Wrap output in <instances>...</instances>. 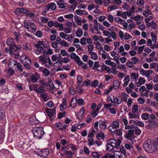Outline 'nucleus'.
<instances>
[{
    "instance_id": "f257e3e1",
    "label": "nucleus",
    "mask_w": 158,
    "mask_h": 158,
    "mask_svg": "<svg viewBox=\"0 0 158 158\" xmlns=\"http://www.w3.org/2000/svg\"><path fill=\"white\" fill-rule=\"evenodd\" d=\"M143 148L144 150L148 152L152 153L156 150L155 141L152 139L145 140L143 144Z\"/></svg>"
},
{
    "instance_id": "f03ea898",
    "label": "nucleus",
    "mask_w": 158,
    "mask_h": 158,
    "mask_svg": "<svg viewBox=\"0 0 158 158\" xmlns=\"http://www.w3.org/2000/svg\"><path fill=\"white\" fill-rule=\"evenodd\" d=\"M32 132L34 136L39 139H41L44 134L43 128L42 127H34Z\"/></svg>"
},
{
    "instance_id": "7ed1b4c3",
    "label": "nucleus",
    "mask_w": 158,
    "mask_h": 158,
    "mask_svg": "<svg viewBox=\"0 0 158 158\" xmlns=\"http://www.w3.org/2000/svg\"><path fill=\"white\" fill-rule=\"evenodd\" d=\"M118 149L119 150H116L114 152L115 158H125L126 154L125 149L122 145Z\"/></svg>"
},
{
    "instance_id": "20e7f679",
    "label": "nucleus",
    "mask_w": 158,
    "mask_h": 158,
    "mask_svg": "<svg viewBox=\"0 0 158 158\" xmlns=\"http://www.w3.org/2000/svg\"><path fill=\"white\" fill-rule=\"evenodd\" d=\"M35 154L40 157L45 158L49 154V150L47 148L41 149H37L35 151Z\"/></svg>"
},
{
    "instance_id": "39448f33",
    "label": "nucleus",
    "mask_w": 158,
    "mask_h": 158,
    "mask_svg": "<svg viewBox=\"0 0 158 158\" xmlns=\"http://www.w3.org/2000/svg\"><path fill=\"white\" fill-rule=\"evenodd\" d=\"M110 145L112 146L114 148H116V150H119L118 148L120 147L122 145H120L121 142L120 140L117 139L115 140V139H112L108 141V142Z\"/></svg>"
},
{
    "instance_id": "423d86ee",
    "label": "nucleus",
    "mask_w": 158,
    "mask_h": 158,
    "mask_svg": "<svg viewBox=\"0 0 158 158\" xmlns=\"http://www.w3.org/2000/svg\"><path fill=\"white\" fill-rule=\"evenodd\" d=\"M6 44L9 47V51L12 52V50H17L16 45L13 41V39L11 38H9L6 41Z\"/></svg>"
},
{
    "instance_id": "0eeeda50",
    "label": "nucleus",
    "mask_w": 158,
    "mask_h": 158,
    "mask_svg": "<svg viewBox=\"0 0 158 158\" xmlns=\"http://www.w3.org/2000/svg\"><path fill=\"white\" fill-rule=\"evenodd\" d=\"M119 127V123L118 121H113L108 127L109 130L112 132H114Z\"/></svg>"
},
{
    "instance_id": "6e6552de",
    "label": "nucleus",
    "mask_w": 158,
    "mask_h": 158,
    "mask_svg": "<svg viewBox=\"0 0 158 158\" xmlns=\"http://www.w3.org/2000/svg\"><path fill=\"white\" fill-rule=\"evenodd\" d=\"M80 42L81 45H85L86 43L88 44H92V41L90 38H87L82 37L80 40Z\"/></svg>"
},
{
    "instance_id": "1a4fd4ad",
    "label": "nucleus",
    "mask_w": 158,
    "mask_h": 158,
    "mask_svg": "<svg viewBox=\"0 0 158 158\" xmlns=\"http://www.w3.org/2000/svg\"><path fill=\"white\" fill-rule=\"evenodd\" d=\"M117 49V55H120L121 56H125L128 54L127 52L125 51L124 47L122 45Z\"/></svg>"
},
{
    "instance_id": "9d476101",
    "label": "nucleus",
    "mask_w": 158,
    "mask_h": 158,
    "mask_svg": "<svg viewBox=\"0 0 158 158\" xmlns=\"http://www.w3.org/2000/svg\"><path fill=\"white\" fill-rule=\"evenodd\" d=\"M38 85L36 84L33 85V88L34 91L37 93H42L45 91V87L40 86L38 88Z\"/></svg>"
},
{
    "instance_id": "9b49d317",
    "label": "nucleus",
    "mask_w": 158,
    "mask_h": 158,
    "mask_svg": "<svg viewBox=\"0 0 158 158\" xmlns=\"http://www.w3.org/2000/svg\"><path fill=\"white\" fill-rule=\"evenodd\" d=\"M56 7V6L55 2H51L47 4L45 6V9L47 10H49L50 9L52 10H54Z\"/></svg>"
},
{
    "instance_id": "f8f14e48",
    "label": "nucleus",
    "mask_w": 158,
    "mask_h": 158,
    "mask_svg": "<svg viewBox=\"0 0 158 158\" xmlns=\"http://www.w3.org/2000/svg\"><path fill=\"white\" fill-rule=\"evenodd\" d=\"M99 127L102 130H105L107 128L106 121L105 120H99Z\"/></svg>"
},
{
    "instance_id": "ddd939ff",
    "label": "nucleus",
    "mask_w": 158,
    "mask_h": 158,
    "mask_svg": "<svg viewBox=\"0 0 158 158\" xmlns=\"http://www.w3.org/2000/svg\"><path fill=\"white\" fill-rule=\"evenodd\" d=\"M19 146L20 150H21L23 152H25L29 147V144L25 143H23L22 144H20Z\"/></svg>"
},
{
    "instance_id": "4468645a",
    "label": "nucleus",
    "mask_w": 158,
    "mask_h": 158,
    "mask_svg": "<svg viewBox=\"0 0 158 158\" xmlns=\"http://www.w3.org/2000/svg\"><path fill=\"white\" fill-rule=\"evenodd\" d=\"M59 35L62 39L70 42V35H67L63 32H61Z\"/></svg>"
},
{
    "instance_id": "2eb2a0df",
    "label": "nucleus",
    "mask_w": 158,
    "mask_h": 158,
    "mask_svg": "<svg viewBox=\"0 0 158 158\" xmlns=\"http://www.w3.org/2000/svg\"><path fill=\"white\" fill-rule=\"evenodd\" d=\"M62 104L60 105V109L61 110L65 109L67 106V102L66 99L63 98Z\"/></svg>"
},
{
    "instance_id": "dca6fc26",
    "label": "nucleus",
    "mask_w": 158,
    "mask_h": 158,
    "mask_svg": "<svg viewBox=\"0 0 158 158\" xmlns=\"http://www.w3.org/2000/svg\"><path fill=\"white\" fill-rule=\"evenodd\" d=\"M114 103H115L117 105L120 104L122 102V98L120 96L116 97L114 96L113 97Z\"/></svg>"
},
{
    "instance_id": "f3484780",
    "label": "nucleus",
    "mask_w": 158,
    "mask_h": 158,
    "mask_svg": "<svg viewBox=\"0 0 158 158\" xmlns=\"http://www.w3.org/2000/svg\"><path fill=\"white\" fill-rule=\"evenodd\" d=\"M39 77V76L36 74L31 75L30 76V79L33 83L37 82Z\"/></svg>"
},
{
    "instance_id": "a211bd4d",
    "label": "nucleus",
    "mask_w": 158,
    "mask_h": 158,
    "mask_svg": "<svg viewBox=\"0 0 158 158\" xmlns=\"http://www.w3.org/2000/svg\"><path fill=\"white\" fill-rule=\"evenodd\" d=\"M46 112L50 118H52L55 114V110L54 109H49L46 110Z\"/></svg>"
},
{
    "instance_id": "6ab92c4d",
    "label": "nucleus",
    "mask_w": 158,
    "mask_h": 158,
    "mask_svg": "<svg viewBox=\"0 0 158 158\" xmlns=\"http://www.w3.org/2000/svg\"><path fill=\"white\" fill-rule=\"evenodd\" d=\"M155 52L154 51H153L149 55L151 57L147 59H146V61L149 63L153 62L154 60V57L155 56Z\"/></svg>"
},
{
    "instance_id": "aec40b11",
    "label": "nucleus",
    "mask_w": 158,
    "mask_h": 158,
    "mask_svg": "<svg viewBox=\"0 0 158 158\" xmlns=\"http://www.w3.org/2000/svg\"><path fill=\"white\" fill-rule=\"evenodd\" d=\"M130 76L131 80L136 82L138 78L139 75L137 73L133 72L131 73Z\"/></svg>"
},
{
    "instance_id": "412c9836",
    "label": "nucleus",
    "mask_w": 158,
    "mask_h": 158,
    "mask_svg": "<svg viewBox=\"0 0 158 158\" xmlns=\"http://www.w3.org/2000/svg\"><path fill=\"white\" fill-rule=\"evenodd\" d=\"M130 81V78L129 76L125 77L123 80L124 83L123 85V87H126L128 85Z\"/></svg>"
},
{
    "instance_id": "4be33fe9",
    "label": "nucleus",
    "mask_w": 158,
    "mask_h": 158,
    "mask_svg": "<svg viewBox=\"0 0 158 158\" xmlns=\"http://www.w3.org/2000/svg\"><path fill=\"white\" fill-rule=\"evenodd\" d=\"M76 14L78 15H87L88 13L85 10L78 9L75 11Z\"/></svg>"
},
{
    "instance_id": "5701e85b",
    "label": "nucleus",
    "mask_w": 158,
    "mask_h": 158,
    "mask_svg": "<svg viewBox=\"0 0 158 158\" xmlns=\"http://www.w3.org/2000/svg\"><path fill=\"white\" fill-rule=\"evenodd\" d=\"M102 65H99L98 61H95L94 64L92 69L94 70L97 69L98 70L101 71Z\"/></svg>"
},
{
    "instance_id": "b1692460",
    "label": "nucleus",
    "mask_w": 158,
    "mask_h": 158,
    "mask_svg": "<svg viewBox=\"0 0 158 158\" xmlns=\"http://www.w3.org/2000/svg\"><path fill=\"white\" fill-rule=\"evenodd\" d=\"M30 25V28L28 31L32 33L35 32L36 28L35 25L34 23H31Z\"/></svg>"
},
{
    "instance_id": "393cba45",
    "label": "nucleus",
    "mask_w": 158,
    "mask_h": 158,
    "mask_svg": "<svg viewBox=\"0 0 158 158\" xmlns=\"http://www.w3.org/2000/svg\"><path fill=\"white\" fill-rule=\"evenodd\" d=\"M74 19L78 25L80 26L81 25L82 21L81 17L76 15L74 16Z\"/></svg>"
},
{
    "instance_id": "a878e982",
    "label": "nucleus",
    "mask_w": 158,
    "mask_h": 158,
    "mask_svg": "<svg viewBox=\"0 0 158 158\" xmlns=\"http://www.w3.org/2000/svg\"><path fill=\"white\" fill-rule=\"evenodd\" d=\"M37 123L36 118L34 117H31L29 118V123L31 125H35Z\"/></svg>"
},
{
    "instance_id": "bb28decb",
    "label": "nucleus",
    "mask_w": 158,
    "mask_h": 158,
    "mask_svg": "<svg viewBox=\"0 0 158 158\" xmlns=\"http://www.w3.org/2000/svg\"><path fill=\"white\" fill-rule=\"evenodd\" d=\"M116 147L114 148L112 147V146L110 145L109 143H107L106 144V149L108 151H110L112 152H114L115 150H116Z\"/></svg>"
},
{
    "instance_id": "cd10ccee",
    "label": "nucleus",
    "mask_w": 158,
    "mask_h": 158,
    "mask_svg": "<svg viewBox=\"0 0 158 158\" xmlns=\"http://www.w3.org/2000/svg\"><path fill=\"white\" fill-rule=\"evenodd\" d=\"M89 54L90 55L91 58L94 60H96L98 58L97 54L94 52H89Z\"/></svg>"
},
{
    "instance_id": "c85d7f7f",
    "label": "nucleus",
    "mask_w": 158,
    "mask_h": 158,
    "mask_svg": "<svg viewBox=\"0 0 158 158\" xmlns=\"http://www.w3.org/2000/svg\"><path fill=\"white\" fill-rule=\"evenodd\" d=\"M145 80L144 78L140 77L138 79V81L137 82V85L138 87H139L142 85L145 82Z\"/></svg>"
},
{
    "instance_id": "c756f323",
    "label": "nucleus",
    "mask_w": 158,
    "mask_h": 158,
    "mask_svg": "<svg viewBox=\"0 0 158 158\" xmlns=\"http://www.w3.org/2000/svg\"><path fill=\"white\" fill-rule=\"evenodd\" d=\"M120 83L118 80H116L114 81L113 83V87H114V89H118L120 85Z\"/></svg>"
},
{
    "instance_id": "7c9ffc66",
    "label": "nucleus",
    "mask_w": 158,
    "mask_h": 158,
    "mask_svg": "<svg viewBox=\"0 0 158 158\" xmlns=\"http://www.w3.org/2000/svg\"><path fill=\"white\" fill-rule=\"evenodd\" d=\"M101 70L102 71H106L109 73H110L111 69L108 66L105 65H102L101 66Z\"/></svg>"
},
{
    "instance_id": "2f4dec72",
    "label": "nucleus",
    "mask_w": 158,
    "mask_h": 158,
    "mask_svg": "<svg viewBox=\"0 0 158 158\" xmlns=\"http://www.w3.org/2000/svg\"><path fill=\"white\" fill-rule=\"evenodd\" d=\"M17 50H12V52H11V51H9L10 54L12 56H14L15 58L16 59H19V54L18 52H17Z\"/></svg>"
},
{
    "instance_id": "473e14b6",
    "label": "nucleus",
    "mask_w": 158,
    "mask_h": 158,
    "mask_svg": "<svg viewBox=\"0 0 158 158\" xmlns=\"http://www.w3.org/2000/svg\"><path fill=\"white\" fill-rule=\"evenodd\" d=\"M57 5L60 8H65L67 5L64 2L63 0L57 3Z\"/></svg>"
},
{
    "instance_id": "72a5a7b5",
    "label": "nucleus",
    "mask_w": 158,
    "mask_h": 158,
    "mask_svg": "<svg viewBox=\"0 0 158 158\" xmlns=\"http://www.w3.org/2000/svg\"><path fill=\"white\" fill-rule=\"evenodd\" d=\"M134 131L133 130H129L127 134L126 135V137L129 139H130L131 137L134 135Z\"/></svg>"
},
{
    "instance_id": "f704fd0d",
    "label": "nucleus",
    "mask_w": 158,
    "mask_h": 158,
    "mask_svg": "<svg viewBox=\"0 0 158 158\" xmlns=\"http://www.w3.org/2000/svg\"><path fill=\"white\" fill-rule=\"evenodd\" d=\"M148 123H150L152 126L154 127H157L158 126V122L156 121L153 120H148Z\"/></svg>"
},
{
    "instance_id": "c9c22d12",
    "label": "nucleus",
    "mask_w": 158,
    "mask_h": 158,
    "mask_svg": "<svg viewBox=\"0 0 158 158\" xmlns=\"http://www.w3.org/2000/svg\"><path fill=\"white\" fill-rule=\"evenodd\" d=\"M16 10L19 11V12L23 14H25L28 12V10L25 8L19 7L16 8Z\"/></svg>"
},
{
    "instance_id": "e433bc0d",
    "label": "nucleus",
    "mask_w": 158,
    "mask_h": 158,
    "mask_svg": "<svg viewBox=\"0 0 158 158\" xmlns=\"http://www.w3.org/2000/svg\"><path fill=\"white\" fill-rule=\"evenodd\" d=\"M129 117L130 119L138 118L139 115L135 113H128Z\"/></svg>"
},
{
    "instance_id": "4c0bfd02",
    "label": "nucleus",
    "mask_w": 158,
    "mask_h": 158,
    "mask_svg": "<svg viewBox=\"0 0 158 158\" xmlns=\"http://www.w3.org/2000/svg\"><path fill=\"white\" fill-rule=\"evenodd\" d=\"M96 137L98 139H102L105 138V134L103 132H100L96 135Z\"/></svg>"
},
{
    "instance_id": "58836bf2",
    "label": "nucleus",
    "mask_w": 158,
    "mask_h": 158,
    "mask_svg": "<svg viewBox=\"0 0 158 158\" xmlns=\"http://www.w3.org/2000/svg\"><path fill=\"white\" fill-rule=\"evenodd\" d=\"M83 35V31L81 29H79L77 30L76 32V36L80 37Z\"/></svg>"
},
{
    "instance_id": "ea45409f",
    "label": "nucleus",
    "mask_w": 158,
    "mask_h": 158,
    "mask_svg": "<svg viewBox=\"0 0 158 158\" xmlns=\"http://www.w3.org/2000/svg\"><path fill=\"white\" fill-rule=\"evenodd\" d=\"M76 102L79 106H82L83 105L84 103V100L81 98H78L77 99V98H76Z\"/></svg>"
},
{
    "instance_id": "a19ab883",
    "label": "nucleus",
    "mask_w": 158,
    "mask_h": 158,
    "mask_svg": "<svg viewBox=\"0 0 158 158\" xmlns=\"http://www.w3.org/2000/svg\"><path fill=\"white\" fill-rule=\"evenodd\" d=\"M151 35L152 39L153 42V44H156V36L153 32H151Z\"/></svg>"
},
{
    "instance_id": "79ce46f5",
    "label": "nucleus",
    "mask_w": 158,
    "mask_h": 158,
    "mask_svg": "<svg viewBox=\"0 0 158 158\" xmlns=\"http://www.w3.org/2000/svg\"><path fill=\"white\" fill-rule=\"evenodd\" d=\"M142 118L144 120L148 119L149 118V114L147 113H144L142 114L141 116Z\"/></svg>"
},
{
    "instance_id": "37998d69",
    "label": "nucleus",
    "mask_w": 158,
    "mask_h": 158,
    "mask_svg": "<svg viewBox=\"0 0 158 158\" xmlns=\"http://www.w3.org/2000/svg\"><path fill=\"white\" fill-rule=\"evenodd\" d=\"M134 132L136 135H140L141 133V131L137 127H134Z\"/></svg>"
},
{
    "instance_id": "c03bdc74",
    "label": "nucleus",
    "mask_w": 158,
    "mask_h": 158,
    "mask_svg": "<svg viewBox=\"0 0 158 158\" xmlns=\"http://www.w3.org/2000/svg\"><path fill=\"white\" fill-rule=\"evenodd\" d=\"M88 143L89 145L91 146L95 143V141L93 138H89L87 140Z\"/></svg>"
},
{
    "instance_id": "a18cd8bd",
    "label": "nucleus",
    "mask_w": 158,
    "mask_h": 158,
    "mask_svg": "<svg viewBox=\"0 0 158 158\" xmlns=\"http://www.w3.org/2000/svg\"><path fill=\"white\" fill-rule=\"evenodd\" d=\"M134 123L135 124H136V125L141 127H143L144 126V123L141 121H134Z\"/></svg>"
},
{
    "instance_id": "49530a36",
    "label": "nucleus",
    "mask_w": 158,
    "mask_h": 158,
    "mask_svg": "<svg viewBox=\"0 0 158 158\" xmlns=\"http://www.w3.org/2000/svg\"><path fill=\"white\" fill-rule=\"evenodd\" d=\"M35 47L37 48V51H38L40 53L42 54V53H43L44 55H45V52L44 51V49L42 46H35Z\"/></svg>"
},
{
    "instance_id": "de8ad7c7",
    "label": "nucleus",
    "mask_w": 158,
    "mask_h": 158,
    "mask_svg": "<svg viewBox=\"0 0 158 158\" xmlns=\"http://www.w3.org/2000/svg\"><path fill=\"white\" fill-rule=\"evenodd\" d=\"M107 19L110 23H113L114 20L113 16L110 14H107L106 15Z\"/></svg>"
},
{
    "instance_id": "09e8293b",
    "label": "nucleus",
    "mask_w": 158,
    "mask_h": 158,
    "mask_svg": "<svg viewBox=\"0 0 158 158\" xmlns=\"http://www.w3.org/2000/svg\"><path fill=\"white\" fill-rule=\"evenodd\" d=\"M123 101L124 102H126L128 98L127 94L125 93H123L121 94Z\"/></svg>"
},
{
    "instance_id": "8fccbe9b",
    "label": "nucleus",
    "mask_w": 158,
    "mask_h": 158,
    "mask_svg": "<svg viewBox=\"0 0 158 158\" xmlns=\"http://www.w3.org/2000/svg\"><path fill=\"white\" fill-rule=\"evenodd\" d=\"M123 20L122 19L119 17H116L114 18L115 21L120 24L122 25L123 23Z\"/></svg>"
},
{
    "instance_id": "3c124183",
    "label": "nucleus",
    "mask_w": 158,
    "mask_h": 158,
    "mask_svg": "<svg viewBox=\"0 0 158 158\" xmlns=\"http://www.w3.org/2000/svg\"><path fill=\"white\" fill-rule=\"evenodd\" d=\"M17 63L13 59H10L9 63V65L13 67L16 65Z\"/></svg>"
},
{
    "instance_id": "603ef678",
    "label": "nucleus",
    "mask_w": 158,
    "mask_h": 158,
    "mask_svg": "<svg viewBox=\"0 0 158 158\" xmlns=\"http://www.w3.org/2000/svg\"><path fill=\"white\" fill-rule=\"evenodd\" d=\"M39 60L41 61L42 63L45 64L47 62V60L46 58L43 56H40L39 57Z\"/></svg>"
},
{
    "instance_id": "864d4df0",
    "label": "nucleus",
    "mask_w": 158,
    "mask_h": 158,
    "mask_svg": "<svg viewBox=\"0 0 158 158\" xmlns=\"http://www.w3.org/2000/svg\"><path fill=\"white\" fill-rule=\"evenodd\" d=\"M138 110V107L137 105L135 104L132 106V112L133 113L137 112Z\"/></svg>"
},
{
    "instance_id": "5fc2aeb1",
    "label": "nucleus",
    "mask_w": 158,
    "mask_h": 158,
    "mask_svg": "<svg viewBox=\"0 0 158 158\" xmlns=\"http://www.w3.org/2000/svg\"><path fill=\"white\" fill-rule=\"evenodd\" d=\"M124 147L126 149L128 150L133 149V146L131 143H126L125 144Z\"/></svg>"
},
{
    "instance_id": "6e6d98bb",
    "label": "nucleus",
    "mask_w": 158,
    "mask_h": 158,
    "mask_svg": "<svg viewBox=\"0 0 158 158\" xmlns=\"http://www.w3.org/2000/svg\"><path fill=\"white\" fill-rule=\"evenodd\" d=\"M84 107H82L78 111V114L79 116L81 117L84 113Z\"/></svg>"
},
{
    "instance_id": "4d7b16f0",
    "label": "nucleus",
    "mask_w": 158,
    "mask_h": 158,
    "mask_svg": "<svg viewBox=\"0 0 158 158\" xmlns=\"http://www.w3.org/2000/svg\"><path fill=\"white\" fill-rule=\"evenodd\" d=\"M76 90L79 94H82L84 92L83 89L79 85L76 87Z\"/></svg>"
},
{
    "instance_id": "13d9d810",
    "label": "nucleus",
    "mask_w": 158,
    "mask_h": 158,
    "mask_svg": "<svg viewBox=\"0 0 158 158\" xmlns=\"http://www.w3.org/2000/svg\"><path fill=\"white\" fill-rule=\"evenodd\" d=\"M131 62L133 64H135L137 62H139V60L136 57H133L131 58Z\"/></svg>"
},
{
    "instance_id": "bf43d9fd",
    "label": "nucleus",
    "mask_w": 158,
    "mask_h": 158,
    "mask_svg": "<svg viewBox=\"0 0 158 158\" xmlns=\"http://www.w3.org/2000/svg\"><path fill=\"white\" fill-rule=\"evenodd\" d=\"M102 58L103 59H105L106 58L108 59H110V57L109 56V54L106 52H105L102 55Z\"/></svg>"
},
{
    "instance_id": "052dcab7",
    "label": "nucleus",
    "mask_w": 158,
    "mask_h": 158,
    "mask_svg": "<svg viewBox=\"0 0 158 158\" xmlns=\"http://www.w3.org/2000/svg\"><path fill=\"white\" fill-rule=\"evenodd\" d=\"M143 19V17L139 15H138L134 17V19L136 21L142 20Z\"/></svg>"
},
{
    "instance_id": "680f3d73",
    "label": "nucleus",
    "mask_w": 158,
    "mask_h": 158,
    "mask_svg": "<svg viewBox=\"0 0 158 158\" xmlns=\"http://www.w3.org/2000/svg\"><path fill=\"white\" fill-rule=\"evenodd\" d=\"M62 63L61 61L58 60L54 64V65L56 67H59L61 66Z\"/></svg>"
},
{
    "instance_id": "e2e57ef3",
    "label": "nucleus",
    "mask_w": 158,
    "mask_h": 158,
    "mask_svg": "<svg viewBox=\"0 0 158 158\" xmlns=\"http://www.w3.org/2000/svg\"><path fill=\"white\" fill-rule=\"evenodd\" d=\"M98 46L99 47L98 48L97 47V48L99 49V53L102 55L106 52L104 50L103 47L101 45H98Z\"/></svg>"
},
{
    "instance_id": "0e129e2a",
    "label": "nucleus",
    "mask_w": 158,
    "mask_h": 158,
    "mask_svg": "<svg viewBox=\"0 0 158 158\" xmlns=\"http://www.w3.org/2000/svg\"><path fill=\"white\" fill-rule=\"evenodd\" d=\"M92 155L94 158H100L101 156V155L97 152H93L92 153Z\"/></svg>"
},
{
    "instance_id": "69168bd1",
    "label": "nucleus",
    "mask_w": 158,
    "mask_h": 158,
    "mask_svg": "<svg viewBox=\"0 0 158 158\" xmlns=\"http://www.w3.org/2000/svg\"><path fill=\"white\" fill-rule=\"evenodd\" d=\"M49 19L45 17H42L40 19L42 23H45L48 22V20Z\"/></svg>"
},
{
    "instance_id": "338daca9",
    "label": "nucleus",
    "mask_w": 158,
    "mask_h": 158,
    "mask_svg": "<svg viewBox=\"0 0 158 158\" xmlns=\"http://www.w3.org/2000/svg\"><path fill=\"white\" fill-rule=\"evenodd\" d=\"M77 80L78 82V85H81L82 81L81 76L80 75H78L77 77Z\"/></svg>"
},
{
    "instance_id": "774afa93",
    "label": "nucleus",
    "mask_w": 158,
    "mask_h": 158,
    "mask_svg": "<svg viewBox=\"0 0 158 158\" xmlns=\"http://www.w3.org/2000/svg\"><path fill=\"white\" fill-rule=\"evenodd\" d=\"M123 37V39L125 40H127L129 39H131L132 37L130 35L127 33H125L124 34Z\"/></svg>"
}]
</instances>
